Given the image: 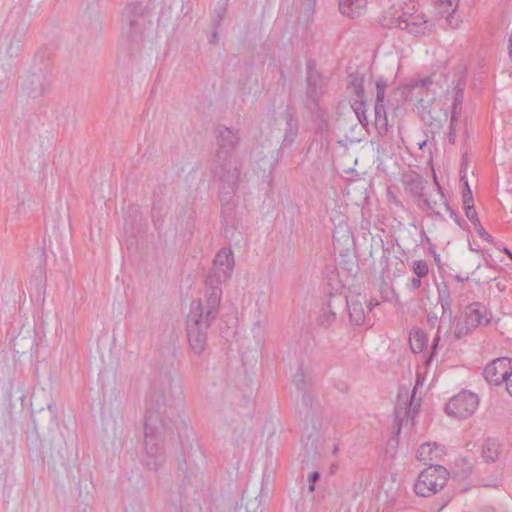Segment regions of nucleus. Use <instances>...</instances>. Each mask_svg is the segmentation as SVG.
Here are the masks:
<instances>
[{
    "label": "nucleus",
    "mask_w": 512,
    "mask_h": 512,
    "mask_svg": "<svg viewBox=\"0 0 512 512\" xmlns=\"http://www.w3.org/2000/svg\"><path fill=\"white\" fill-rule=\"evenodd\" d=\"M167 356L170 368H161L158 378L151 383L145 397L142 463L150 471L163 469L167 461L165 441L176 429L181 456L178 458V469L184 476L182 493L186 498L191 497L198 501L204 491L202 473L199 470V464L204 462V455L193 429L181 417L184 392L175 372L174 351L168 349Z\"/></svg>",
    "instance_id": "1"
},
{
    "label": "nucleus",
    "mask_w": 512,
    "mask_h": 512,
    "mask_svg": "<svg viewBox=\"0 0 512 512\" xmlns=\"http://www.w3.org/2000/svg\"><path fill=\"white\" fill-rule=\"evenodd\" d=\"M32 422L37 434L58 427V409L50 391L36 389L31 395Z\"/></svg>",
    "instance_id": "2"
},
{
    "label": "nucleus",
    "mask_w": 512,
    "mask_h": 512,
    "mask_svg": "<svg viewBox=\"0 0 512 512\" xmlns=\"http://www.w3.org/2000/svg\"><path fill=\"white\" fill-rule=\"evenodd\" d=\"M432 83V78L429 76L420 80H413L405 86V91L410 93L416 89L419 90V93L422 96L417 100V103L415 104L418 114L426 126L440 129L448 118V112L447 110H441L442 118L436 117L432 114V105L436 99L435 92L430 94L429 87Z\"/></svg>",
    "instance_id": "3"
},
{
    "label": "nucleus",
    "mask_w": 512,
    "mask_h": 512,
    "mask_svg": "<svg viewBox=\"0 0 512 512\" xmlns=\"http://www.w3.org/2000/svg\"><path fill=\"white\" fill-rule=\"evenodd\" d=\"M300 394L305 407L302 435L304 450L307 456H314L319 454V405L307 390L301 391Z\"/></svg>",
    "instance_id": "4"
},
{
    "label": "nucleus",
    "mask_w": 512,
    "mask_h": 512,
    "mask_svg": "<svg viewBox=\"0 0 512 512\" xmlns=\"http://www.w3.org/2000/svg\"><path fill=\"white\" fill-rule=\"evenodd\" d=\"M28 31V23L23 17H11L0 31V52L6 58L18 57L24 49V39Z\"/></svg>",
    "instance_id": "5"
},
{
    "label": "nucleus",
    "mask_w": 512,
    "mask_h": 512,
    "mask_svg": "<svg viewBox=\"0 0 512 512\" xmlns=\"http://www.w3.org/2000/svg\"><path fill=\"white\" fill-rule=\"evenodd\" d=\"M213 322L203 319L201 299L193 300L187 317V337L196 354H201L207 345V332Z\"/></svg>",
    "instance_id": "6"
},
{
    "label": "nucleus",
    "mask_w": 512,
    "mask_h": 512,
    "mask_svg": "<svg viewBox=\"0 0 512 512\" xmlns=\"http://www.w3.org/2000/svg\"><path fill=\"white\" fill-rule=\"evenodd\" d=\"M491 319L492 314L483 303L478 301L472 302L464 308L461 316L458 318L454 336L457 340H460L476 328L487 326Z\"/></svg>",
    "instance_id": "7"
},
{
    "label": "nucleus",
    "mask_w": 512,
    "mask_h": 512,
    "mask_svg": "<svg viewBox=\"0 0 512 512\" xmlns=\"http://www.w3.org/2000/svg\"><path fill=\"white\" fill-rule=\"evenodd\" d=\"M449 475V471L444 466L430 464L419 474L414 484V491L418 496L430 497L445 487Z\"/></svg>",
    "instance_id": "8"
},
{
    "label": "nucleus",
    "mask_w": 512,
    "mask_h": 512,
    "mask_svg": "<svg viewBox=\"0 0 512 512\" xmlns=\"http://www.w3.org/2000/svg\"><path fill=\"white\" fill-rule=\"evenodd\" d=\"M215 152L213 161L223 163L230 161L241 143V133L238 128L217 125L214 129Z\"/></svg>",
    "instance_id": "9"
},
{
    "label": "nucleus",
    "mask_w": 512,
    "mask_h": 512,
    "mask_svg": "<svg viewBox=\"0 0 512 512\" xmlns=\"http://www.w3.org/2000/svg\"><path fill=\"white\" fill-rule=\"evenodd\" d=\"M210 172L212 180L218 184L219 195L234 197L239 185L240 169L237 166L232 167L230 161H212Z\"/></svg>",
    "instance_id": "10"
},
{
    "label": "nucleus",
    "mask_w": 512,
    "mask_h": 512,
    "mask_svg": "<svg viewBox=\"0 0 512 512\" xmlns=\"http://www.w3.org/2000/svg\"><path fill=\"white\" fill-rule=\"evenodd\" d=\"M145 8L141 2H131L122 13V33L134 42L142 39Z\"/></svg>",
    "instance_id": "11"
},
{
    "label": "nucleus",
    "mask_w": 512,
    "mask_h": 512,
    "mask_svg": "<svg viewBox=\"0 0 512 512\" xmlns=\"http://www.w3.org/2000/svg\"><path fill=\"white\" fill-rule=\"evenodd\" d=\"M327 85L326 78L315 68V61L309 60L306 65V91L304 105L311 111H320V97Z\"/></svg>",
    "instance_id": "12"
},
{
    "label": "nucleus",
    "mask_w": 512,
    "mask_h": 512,
    "mask_svg": "<svg viewBox=\"0 0 512 512\" xmlns=\"http://www.w3.org/2000/svg\"><path fill=\"white\" fill-rule=\"evenodd\" d=\"M285 122L284 135L279 149L276 151V156H272L271 169H274L277 163L284 157L286 152L291 154L292 147L299 134V119L296 112L291 106H287L281 114Z\"/></svg>",
    "instance_id": "13"
},
{
    "label": "nucleus",
    "mask_w": 512,
    "mask_h": 512,
    "mask_svg": "<svg viewBox=\"0 0 512 512\" xmlns=\"http://www.w3.org/2000/svg\"><path fill=\"white\" fill-rule=\"evenodd\" d=\"M478 405L479 398L477 394L469 390H462L446 404L445 412L453 418L466 419L475 413Z\"/></svg>",
    "instance_id": "14"
},
{
    "label": "nucleus",
    "mask_w": 512,
    "mask_h": 512,
    "mask_svg": "<svg viewBox=\"0 0 512 512\" xmlns=\"http://www.w3.org/2000/svg\"><path fill=\"white\" fill-rule=\"evenodd\" d=\"M234 255L230 248H222L215 256L213 268L206 277V283L221 284L230 279L234 268Z\"/></svg>",
    "instance_id": "15"
},
{
    "label": "nucleus",
    "mask_w": 512,
    "mask_h": 512,
    "mask_svg": "<svg viewBox=\"0 0 512 512\" xmlns=\"http://www.w3.org/2000/svg\"><path fill=\"white\" fill-rule=\"evenodd\" d=\"M51 83L50 75L45 70H31L21 81L22 92L30 98H38L44 95Z\"/></svg>",
    "instance_id": "16"
},
{
    "label": "nucleus",
    "mask_w": 512,
    "mask_h": 512,
    "mask_svg": "<svg viewBox=\"0 0 512 512\" xmlns=\"http://www.w3.org/2000/svg\"><path fill=\"white\" fill-rule=\"evenodd\" d=\"M46 252L41 248L37 256V268L35 271V279L31 281L30 298L36 305L41 306L45 302L46 292Z\"/></svg>",
    "instance_id": "17"
},
{
    "label": "nucleus",
    "mask_w": 512,
    "mask_h": 512,
    "mask_svg": "<svg viewBox=\"0 0 512 512\" xmlns=\"http://www.w3.org/2000/svg\"><path fill=\"white\" fill-rule=\"evenodd\" d=\"M50 458L55 465H60L69 473L77 460L72 446H69L62 437L52 440Z\"/></svg>",
    "instance_id": "18"
},
{
    "label": "nucleus",
    "mask_w": 512,
    "mask_h": 512,
    "mask_svg": "<svg viewBox=\"0 0 512 512\" xmlns=\"http://www.w3.org/2000/svg\"><path fill=\"white\" fill-rule=\"evenodd\" d=\"M512 372V359L500 357L489 362L484 370L483 376L490 385L499 386L505 383Z\"/></svg>",
    "instance_id": "19"
},
{
    "label": "nucleus",
    "mask_w": 512,
    "mask_h": 512,
    "mask_svg": "<svg viewBox=\"0 0 512 512\" xmlns=\"http://www.w3.org/2000/svg\"><path fill=\"white\" fill-rule=\"evenodd\" d=\"M376 99L374 105L375 127L380 135L388 131V118L385 108V93L387 81L383 76H379L375 81Z\"/></svg>",
    "instance_id": "20"
},
{
    "label": "nucleus",
    "mask_w": 512,
    "mask_h": 512,
    "mask_svg": "<svg viewBox=\"0 0 512 512\" xmlns=\"http://www.w3.org/2000/svg\"><path fill=\"white\" fill-rule=\"evenodd\" d=\"M205 302L201 301L203 319L214 322L219 314L222 289L216 282L206 283Z\"/></svg>",
    "instance_id": "21"
},
{
    "label": "nucleus",
    "mask_w": 512,
    "mask_h": 512,
    "mask_svg": "<svg viewBox=\"0 0 512 512\" xmlns=\"http://www.w3.org/2000/svg\"><path fill=\"white\" fill-rule=\"evenodd\" d=\"M335 301H338L339 305L345 304L351 323L358 326L364 324L366 311L363 302L358 297L349 300L346 296L339 295L335 297Z\"/></svg>",
    "instance_id": "22"
},
{
    "label": "nucleus",
    "mask_w": 512,
    "mask_h": 512,
    "mask_svg": "<svg viewBox=\"0 0 512 512\" xmlns=\"http://www.w3.org/2000/svg\"><path fill=\"white\" fill-rule=\"evenodd\" d=\"M13 350L16 354L25 355L30 354L31 357L37 353V338L33 331L26 330L25 332H20L13 339Z\"/></svg>",
    "instance_id": "23"
},
{
    "label": "nucleus",
    "mask_w": 512,
    "mask_h": 512,
    "mask_svg": "<svg viewBox=\"0 0 512 512\" xmlns=\"http://www.w3.org/2000/svg\"><path fill=\"white\" fill-rule=\"evenodd\" d=\"M234 197L226 198V195H219L220 203H221V219L222 224L225 228H235V219H236V204L233 201Z\"/></svg>",
    "instance_id": "24"
},
{
    "label": "nucleus",
    "mask_w": 512,
    "mask_h": 512,
    "mask_svg": "<svg viewBox=\"0 0 512 512\" xmlns=\"http://www.w3.org/2000/svg\"><path fill=\"white\" fill-rule=\"evenodd\" d=\"M424 183L425 181L422 176L415 172L404 174L402 177V184L405 190L414 197H418L419 200L425 196L423 193L425 188Z\"/></svg>",
    "instance_id": "25"
},
{
    "label": "nucleus",
    "mask_w": 512,
    "mask_h": 512,
    "mask_svg": "<svg viewBox=\"0 0 512 512\" xmlns=\"http://www.w3.org/2000/svg\"><path fill=\"white\" fill-rule=\"evenodd\" d=\"M403 21L404 25L400 29L406 30L413 35H424L430 31L423 14L409 16Z\"/></svg>",
    "instance_id": "26"
},
{
    "label": "nucleus",
    "mask_w": 512,
    "mask_h": 512,
    "mask_svg": "<svg viewBox=\"0 0 512 512\" xmlns=\"http://www.w3.org/2000/svg\"><path fill=\"white\" fill-rule=\"evenodd\" d=\"M410 347L413 353H421L427 348L428 337L419 327H413L409 336Z\"/></svg>",
    "instance_id": "27"
},
{
    "label": "nucleus",
    "mask_w": 512,
    "mask_h": 512,
    "mask_svg": "<svg viewBox=\"0 0 512 512\" xmlns=\"http://www.w3.org/2000/svg\"><path fill=\"white\" fill-rule=\"evenodd\" d=\"M365 6L366 0H339L340 12L351 18L359 16Z\"/></svg>",
    "instance_id": "28"
},
{
    "label": "nucleus",
    "mask_w": 512,
    "mask_h": 512,
    "mask_svg": "<svg viewBox=\"0 0 512 512\" xmlns=\"http://www.w3.org/2000/svg\"><path fill=\"white\" fill-rule=\"evenodd\" d=\"M456 79L453 81V100L454 101H464V91L467 84V70L466 68H461L455 75Z\"/></svg>",
    "instance_id": "29"
},
{
    "label": "nucleus",
    "mask_w": 512,
    "mask_h": 512,
    "mask_svg": "<svg viewBox=\"0 0 512 512\" xmlns=\"http://www.w3.org/2000/svg\"><path fill=\"white\" fill-rule=\"evenodd\" d=\"M336 302L337 301H335V298L333 300L330 299L327 302L326 307L322 308V312L318 318V323L321 327L329 328L336 321V318H337V314L335 311V303Z\"/></svg>",
    "instance_id": "30"
},
{
    "label": "nucleus",
    "mask_w": 512,
    "mask_h": 512,
    "mask_svg": "<svg viewBox=\"0 0 512 512\" xmlns=\"http://www.w3.org/2000/svg\"><path fill=\"white\" fill-rule=\"evenodd\" d=\"M31 70H45L46 74L50 75L49 52L46 48H41L35 53L32 60Z\"/></svg>",
    "instance_id": "31"
},
{
    "label": "nucleus",
    "mask_w": 512,
    "mask_h": 512,
    "mask_svg": "<svg viewBox=\"0 0 512 512\" xmlns=\"http://www.w3.org/2000/svg\"><path fill=\"white\" fill-rule=\"evenodd\" d=\"M500 441L497 438H487L482 449L486 461L495 462L500 454Z\"/></svg>",
    "instance_id": "32"
},
{
    "label": "nucleus",
    "mask_w": 512,
    "mask_h": 512,
    "mask_svg": "<svg viewBox=\"0 0 512 512\" xmlns=\"http://www.w3.org/2000/svg\"><path fill=\"white\" fill-rule=\"evenodd\" d=\"M347 86L353 90L356 99L365 98L364 76L358 72H351L348 75Z\"/></svg>",
    "instance_id": "33"
},
{
    "label": "nucleus",
    "mask_w": 512,
    "mask_h": 512,
    "mask_svg": "<svg viewBox=\"0 0 512 512\" xmlns=\"http://www.w3.org/2000/svg\"><path fill=\"white\" fill-rule=\"evenodd\" d=\"M465 215L468 218V220L474 225L477 234L482 239L490 243L494 241L493 237L483 228L475 208H471L470 206H468Z\"/></svg>",
    "instance_id": "34"
},
{
    "label": "nucleus",
    "mask_w": 512,
    "mask_h": 512,
    "mask_svg": "<svg viewBox=\"0 0 512 512\" xmlns=\"http://www.w3.org/2000/svg\"><path fill=\"white\" fill-rule=\"evenodd\" d=\"M351 108L355 112L360 124L364 127L367 126L368 120H367V116H366V99L365 98L355 99L351 103Z\"/></svg>",
    "instance_id": "35"
},
{
    "label": "nucleus",
    "mask_w": 512,
    "mask_h": 512,
    "mask_svg": "<svg viewBox=\"0 0 512 512\" xmlns=\"http://www.w3.org/2000/svg\"><path fill=\"white\" fill-rule=\"evenodd\" d=\"M415 13H410L409 11H402V13L398 16H391L390 19H387V16H383L382 25L388 28L392 27H403L405 18L409 16H415Z\"/></svg>",
    "instance_id": "36"
},
{
    "label": "nucleus",
    "mask_w": 512,
    "mask_h": 512,
    "mask_svg": "<svg viewBox=\"0 0 512 512\" xmlns=\"http://www.w3.org/2000/svg\"><path fill=\"white\" fill-rule=\"evenodd\" d=\"M88 19V25L93 28H97L101 22L100 12L97 5L88 6L83 14V18Z\"/></svg>",
    "instance_id": "37"
},
{
    "label": "nucleus",
    "mask_w": 512,
    "mask_h": 512,
    "mask_svg": "<svg viewBox=\"0 0 512 512\" xmlns=\"http://www.w3.org/2000/svg\"><path fill=\"white\" fill-rule=\"evenodd\" d=\"M226 12H227L226 1H219L214 8L215 18L212 21V25H213L214 29H219L221 27L222 21L226 15Z\"/></svg>",
    "instance_id": "38"
},
{
    "label": "nucleus",
    "mask_w": 512,
    "mask_h": 512,
    "mask_svg": "<svg viewBox=\"0 0 512 512\" xmlns=\"http://www.w3.org/2000/svg\"><path fill=\"white\" fill-rule=\"evenodd\" d=\"M461 181H463L464 183V189H463V193H462V200H463V205H464V210L465 212H467V207L470 206L471 208H475L474 207V200H473V194H472V190L469 186V183H468V180L466 178V176H461Z\"/></svg>",
    "instance_id": "39"
},
{
    "label": "nucleus",
    "mask_w": 512,
    "mask_h": 512,
    "mask_svg": "<svg viewBox=\"0 0 512 512\" xmlns=\"http://www.w3.org/2000/svg\"><path fill=\"white\" fill-rule=\"evenodd\" d=\"M293 383L299 392L307 390V381L303 364L299 365L293 376Z\"/></svg>",
    "instance_id": "40"
},
{
    "label": "nucleus",
    "mask_w": 512,
    "mask_h": 512,
    "mask_svg": "<svg viewBox=\"0 0 512 512\" xmlns=\"http://www.w3.org/2000/svg\"><path fill=\"white\" fill-rule=\"evenodd\" d=\"M437 287V293H438V303L439 304H446V303H452L451 298V292L449 289V286L446 282H441L439 284H436Z\"/></svg>",
    "instance_id": "41"
},
{
    "label": "nucleus",
    "mask_w": 512,
    "mask_h": 512,
    "mask_svg": "<svg viewBox=\"0 0 512 512\" xmlns=\"http://www.w3.org/2000/svg\"><path fill=\"white\" fill-rule=\"evenodd\" d=\"M434 449L430 443H423L417 450V459L421 462L427 463L428 460H433Z\"/></svg>",
    "instance_id": "42"
},
{
    "label": "nucleus",
    "mask_w": 512,
    "mask_h": 512,
    "mask_svg": "<svg viewBox=\"0 0 512 512\" xmlns=\"http://www.w3.org/2000/svg\"><path fill=\"white\" fill-rule=\"evenodd\" d=\"M151 216L155 229L160 233L163 226V213L159 204H153Z\"/></svg>",
    "instance_id": "43"
},
{
    "label": "nucleus",
    "mask_w": 512,
    "mask_h": 512,
    "mask_svg": "<svg viewBox=\"0 0 512 512\" xmlns=\"http://www.w3.org/2000/svg\"><path fill=\"white\" fill-rule=\"evenodd\" d=\"M459 0H438L439 14L444 16L449 12H456Z\"/></svg>",
    "instance_id": "44"
},
{
    "label": "nucleus",
    "mask_w": 512,
    "mask_h": 512,
    "mask_svg": "<svg viewBox=\"0 0 512 512\" xmlns=\"http://www.w3.org/2000/svg\"><path fill=\"white\" fill-rule=\"evenodd\" d=\"M420 202L418 204V207L422 210H424L425 208L426 209H429L432 211V215L435 216L436 218L442 220L443 219V216L442 214L437 211L435 208L437 206V202L436 201H431L429 200L426 196H423L421 199H420Z\"/></svg>",
    "instance_id": "45"
},
{
    "label": "nucleus",
    "mask_w": 512,
    "mask_h": 512,
    "mask_svg": "<svg viewBox=\"0 0 512 512\" xmlns=\"http://www.w3.org/2000/svg\"><path fill=\"white\" fill-rule=\"evenodd\" d=\"M412 270L418 278H424L429 273V268L424 260H415L412 263Z\"/></svg>",
    "instance_id": "46"
},
{
    "label": "nucleus",
    "mask_w": 512,
    "mask_h": 512,
    "mask_svg": "<svg viewBox=\"0 0 512 512\" xmlns=\"http://www.w3.org/2000/svg\"><path fill=\"white\" fill-rule=\"evenodd\" d=\"M452 303H446V304H440L442 308V314L440 317V323L448 322L449 325H451L455 320L457 321V318L453 317V312L451 308Z\"/></svg>",
    "instance_id": "47"
},
{
    "label": "nucleus",
    "mask_w": 512,
    "mask_h": 512,
    "mask_svg": "<svg viewBox=\"0 0 512 512\" xmlns=\"http://www.w3.org/2000/svg\"><path fill=\"white\" fill-rule=\"evenodd\" d=\"M443 199H444L443 204H444L446 210L449 212L450 217L456 222V224L460 228L465 229L468 226L467 222L458 215V213L450 206V204L448 203V201L445 198H443Z\"/></svg>",
    "instance_id": "48"
},
{
    "label": "nucleus",
    "mask_w": 512,
    "mask_h": 512,
    "mask_svg": "<svg viewBox=\"0 0 512 512\" xmlns=\"http://www.w3.org/2000/svg\"><path fill=\"white\" fill-rule=\"evenodd\" d=\"M415 394L416 389L414 388L410 396V403H405L406 406L404 408V414H406L407 416H411L412 418L414 417L415 414L418 413V408L420 406V400L418 401L417 404H414Z\"/></svg>",
    "instance_id": "49"
},
{
    "label": "nucleus",
    "mask_w": 512,
    "mask_h": 512,
    "mask_svg": "<svg viewBox=\"0 0 512 512\" xmlns=\"http://www.w3.org/2000/svg\"><path fill=\"white\" fill-rule=\"evenodd\" d=\"M462 105H463V102L462 101H452V106H451V122L452 124L453 123H458V120L462 114Z\"/></svg>",
    "instance_id": "50"
},
{
    "label": "nucleus",
    "mask_w": 512,
    "mask_h": 512,
    "mask_svg": "<svg viewBox=\"0 0 512 512\" xmlns=\"http://www.w3.org/2000/svg\"><path fill=\"white\" fill-rule=\"evenodd\" d=\"M314 112L317 113V117L319 118L317 123V131L321 134L328 133L329 131V123L326 119L323 118L322 109L320 108V111L316 109Z\"/></svg>",
    "instance_id": "51"
},
{
    "label": "nucleus",
    "mask_w": 512,
    "mask_h": 512,
    "mask_svg": "<svg viewBox=\"0 0 512 512\" xmlns=\"http://www.w3.org/2000/svg\"><path fill=\"white\" fill-rule=\"evenodd\" d=\"M340 267L346 269L351 276H355L357 273V265L352 259H343L340 262Z\"/></svg>",
    "instance_id": "52"
},
{
    "label": "nucleus",
    "mask_w": 512,
    "mask_h": 512,
    "mask_svg": "<svg viewBox=\"0 0 512 512\" xmlns=\"http://www.w3.org/2000/svg\"><path fill=\"white\" fill-rule=\"evenodd\" d=\"M321 474L319 471H313L308 476L307 491L313 493L315 491V483L320 479Z\"/></svg>",
    "instance_id": "53"
},
{
    "label": "nucleus",
    "mask_w": 512,
    "mask_h": 512,
    "mask_svg": "<svg viewBox=\"0 0 512 512\" xmlns=\"http://www.w3.org/2000/svg\"><path fill=\"white\" fill-rule=\"evenodd\" d=\"M443 17L446 18L448 24L452 27V28H456L458 27L459 23L461 22V19H460V16L456 14V12H449V13H446Z\"/></svg>",
    "instance_id": "54"
},
{
    "label": "nucleus",
    "mask_w": 512,
    "mask_h": 512,
    "mask_svg": "<svg viewBox=\"0 0 512 512\" xmlns=\"http://www.w3.org/2000/svg\"><path fill=\"white\" fill-rule=\"evenodd\" d=\"M389 258H390V250L388 248L383 247V252H382L381 259H380V264L383 266V270L388 269Z\"/></svg>",
    "instance_id": "55"
},
{
    "label": "nucleus",
    "mask_w": 512,
    "mask_h": 512,
    "mask_svg": "<svg viewBox=\"0 0 512 512\" xmlns=\"http://www.w3.org/2000/svg\"><path fill=\"white\" fill-rule=\"evenodd\" d=\"M440 327L438 328V331L432 341L431 345V355L429 356V360H431L436 355V350L438 348L439 342H440V335H439Z\"/></svg>",
    "instance_id": "56"
},
{
    "label": "nucleus",
    "mask_w": 512,
    "mask_h": 512,
    "mask_svg": "<svg viewBox=\"0 0 512 512\" xmlns=\"http://www.w3.org/2000/svg\"><path fill=\"white\" fill-rule=\"evenodd\" d=\"M456 125L457 123H453L450 121V125H449V132H448V140L451 144H454L455 141H456V136H457V132H456Z\"/></svg>",
    "instance_id": "57"
},
{
    "label": "nucleus",
    "mask_w": 512,
    "mask_h": 512,
    "mask_svg": "<svg viewBox=\"0 0 512 512\" xmlns=\"http://www.w3.org/2000/svg\"><path fill=\"white\" fill-rule=\"evenodd\" d=\"M421 285H422L421 278H418L417 276L411 278L408 283V287L413 291L418 290L421 287Z\"/></svg>",
    "instance_id": "58"
},
{
    "label": "nucleus",
    "mask_w": 512,
    "mask_h": 512,
    "mask_svg": "<svg viewBox=\"0 0 512 512\" xmlns=\"http://www.w3.org/2000/svg\"><path fill=\"white\" fill-rule=\"evenodd\" d=\"M427 321L431 327H434L438 321V317L436 314H428Z\"/></svg>",
    "instance_id": "59"
},
{
    "label": "nucleus",
    "mask_w": 512,
    "mask_h": 512,
    "mask_svg": "<svg viewBox=\"0 0 512 512\" xmlns=\"http://www.w3.org/2000/svg\"><path fill=\"white\" fill-rule=\"evenodd\" d=\"M218 29H214L213 33L211 34L210 38H209V42L211 44H215L218 42V32H217Z\"/></svg>",
    "instance_id": "60"
},
{
    "label": "nucleus",
    "mask_w": 512,
    "mask_h": 512,
    "mask_svg": "<svg viewBox=\"0 0 512 512\" xmlns=\"http://www.w3.org/2000/svg\"><path fill=\"white\" fill-rule=\"evenodd\" d=\"M454 279L457 281V282H460V283H463L465 281H468L469 280V276H466V277H462L460 274H457L454 276Z\"/></svg>",
    "instance_id": "61"
},
{
    "label": "nucleus",
    "mask_w": 512,
    "mask_h": 512,
    "mask_svg": "<svg viewBox=\"0 0 512 512\" xmlns=\"http://www.w3.org/2000/svg\"><path fill=\"white\" fill-rule=\"evenodd\" d=\"M433 258H434V261L436 262V264L438 265V267L440 268V264H441L440 255L435 250H433Z\"/></svg>",
    "instance_id": "62"
},
{
    "label": "nucleus",
    "mask_w": 512,
    "mask_h": 512,
    "mask_svg": "<svg viewBox=\"0 0 512 512\" xmlns=\"http://www.w3.org/2000/svg\"><path fill=\"white\" fill-rule=\"evenodd\" d=\"M502 251L507 255V257L512 260V251L507 248V247H503Z\"/></svg>",
    "instance_id": "63"
},
{
    "label": "nucleus",
    "mask_w": 512,
    "mask_h": 512,
    "mask_svg": "<svg viewBox=\"0 0 512 512\" xmlns=\"http://www.w3.org/2000/svg\"><path fill=\"white\" fill-rule=\"evenodd\" d=\"M509 58L512 62V35L509 37Z\"/></svg>",
    "instance_id": "64"
}]
</instances>
